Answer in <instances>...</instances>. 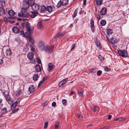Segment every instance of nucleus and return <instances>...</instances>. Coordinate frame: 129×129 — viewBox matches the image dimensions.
<instances>
[{
	"mask_svg": "<svg viewBox=\"0 0 129 129\" xmlns=\"http://www.w3.org/2000/svg\"><path fill=\"white\" fill-rule=\"evenodd\" d=\"M69 0H62V6H66L68 4Z\"/></svg>",
	"mask_w": 129,
	"mask_h": 129,
	"instance_id": "16",
	"label": "nucleus"
},
{
	"mask_svg": "<svg viewBox=\"0 0 129 129\" xmlns=\"http://www.w3.org/2000/svg\"><path fill=\"white\" fill-rule=\"evenodd\" d=\"M119 121H122L125 120L126 118L125 117H120L118 118Z\"/></svg>",
	"mask_w": 129,
	"mask_h": 129,
	"instance_id": "39",
	"label": "nucleus"
},
{
	"mask_svg": "<svg viewBox=\"0 0 129 129\" xmlns=\"http://www.w3.org/2000/svg\"><path fill=\"white\" fill-rule=\"evenodd\" d=\"M9 15L11 16H14L15 14V12L12 10H10L8 11Z\"/></svg>",
	"mask_w": 129,
	"mask_h": 129,
	"instance_id": "15",
	"label": "nucleus"
},
{
	"mask_svg": "<svg viewBox=\"0 0 129 129\" xmlns=\"http://www.w3.org/2000/svg\"><path fill=\"white\" fill-rule=\"evenodd\" d=\"M28 90L29 92L30 93H32V85L30 86L28 88Z\"/></svg>",
	"mask_w": 129,
	"mask_h": 129,
	"instance_id": "35",
	"label": "nucleus"
},
{
	"mask_svg": "<svg viewBox=\"0 0 129 129\" xmlns=\"http://www.w3.org/2000/svg\"><path fill=\"white\" fill-rule=\"evenodd\" d=\"M62 5V2L60 1H59L57 3V7L58 8L60 7Z\"/></svg>",
	"mask_w": 129,
	"mask_h": 129,
	"instance_id": "32",
	"label": "nucleus"
},
{
	"mask_svg": "<svg viewBox=\"0 0 129 129\" xmlns=\"http://www.w3.org/2000/svg\"><path fill=\"white\" fill-rule=\"evenodd\" d=\"M63 85V83H62V82H60L58 85L59 87H61Z\"/></svg>",
	"mask_w": 129,
	"mask_h": 129,
	"instance_id": "54",
	"label": "nucleus"
},
{
	"mask_svg": "<svg viewBox=\"0 0 129 129\" xmlns=\"http://www.w3.org/2000/svg\"><path fill=\"white\" fill-rule=\"evenodd\" d=\"M91 27H94V21L91 20L90 22Z\"/></svg>",
	"mask_w": 129,
	"mask_h": 129,
	"instance_id": "46",
	"label": "nucleus"
},
{
	"mask_svg": "<svg viewBox=\"0 0 129 129\" xmlns=\"http://www.w3.org/2000/svg\"><path fill=\"white\" fill-rule=\"evenodd\" d=\"M3 60L2 59L0 58V65L1 64L3 63Z\"/></svg>",
	"mask_w": 129,
	"mask_h": 129,
	"instance_id": "57",
	"label": "nucleus"
},
{
	"mask_svg": "<svg viewBox=\"0 0 129 129\" xmlns=\"http://www.w3.org/2000/svg\"><path fill=\"white\" fill-rule=\"evenodd\" d=\"M56 105V103L55 102H53L52 104V106L53 107H55Z\"/></svg>",
	"mask_w": 129,
	"mask_h": 129,
	"instance_id": "51",
	"label": "nucleus"
},
{
	"mask_svg": "<svg viewBox=\"0 0 129 129\" xmlns=\"http://www.w3.org/2000/svg\"><path fill=\"white\" fill-rule=\"evenodd\" d=\"M118 53L120 56L122 57H126L127 55V51L124 50H119L118 51Z\"/></svg>",
	"mask_w": 129,
	"mask_h": 129,
	"instance_id": "7",
	"label": "nucleus"
},
{
	"mask_svg": "<svg viewBox=\"0 0 129 129\" xmlns=\"http://www.w3.org/2000/svg\"><path fill=\"white\" fill-rule=\"evenodd\" d=\"M100 12L101 15H104L106 13L107 10L105 8H103L101 10Z\"/></svg>",
	"mask_w": 129,
	"mask_h": 129,
	"instance_id": "14",
	"label": "nucleus"
},
{
	"mask_svg": "<svg viewBox=\"0 0 129 129\" xmlns=\"http://www.w3.org/2000/svg\"><path fill=\"white\" fill-rule=\"evenodd\" d=\"M62 103L63 104H64L66 102V100L65 99H63L62 100Z\"/></svg>",
	"mask_w": 129,
	"mask_h": 129,
	"instance_id": "55",
	"label": "nucleus"
},
{
	"mask_svg": "<svg viewBox=\"0 0 129 129\" xmlns=\"http://www.w3.org/2000/svg\"><path fill=\"white\" fill-rule=\"evenodd\" d=\"M96 69H92L90 70V72H96Z\"/></svg>",
	"mask_w": 129,
	"mask_h": 129,
	"instance_id": "45",
	"label": "nucleus"
},
{
	"mask_svg": "<svg viewBox=\"0 0 129 129\" xmlns=\"http://www.w3.org/2000/svg\"><path fill=\"white\" fill-rule=\"evenodd\" d=\"M96 16L98 20H100V16L99 15L97 14Z\"/></svg>",
	"mask_w": 129,
	"mask_h": 129,
	"instance_id": "56",
	"label": "nucleus"
},
{
	"mask_svg": "<svg viewBox=\"0 0 129 129\" xmlns=\"http://www.w3.org/2000/svg\"><path fill=\"white\" fill-rule=\"evenodd\" d=\"M78 11V9H76L75 11L73 13V16L75 17L77 15V13Z\"/></svg>",
	"mask_w": 129,
	"mask_h": 129,
	"instance_id": "33",
	"label": "nucleus"
},
{
	"mask_svg": "<svg viewBox=\"0 0 129 129\" xmlns=\"http://www.w3.org/2000/svg\"><path fill=\"white\" fill-rule=\"evenodd\" d=\"M29 47H30V48L31 50L32 51V46L31 44H30Z\"/></svg>",
	"mask_w": 129,
	"mask_h": 129,
	"instance_id": "63",
	"label": "nucleus"
},
{
	"mask_svg": "<svg viewBox=\"0 0 129 129\" xmlns=\"http://www.w3.org/2000/svg\"><path fill=\"white\" fill-rule=\"evenodd\" d=\"M102 73V71L100 70L98 71L97 72V75L98 76H100Z\"/></svg>",
	"mask_w": 129,
	"mask_h": 129,
	"instance_id": "47",
	"label": "nucleus"
},
{
	"mask_svg": "<svg viewBox=\"0 0 129 129\" xmlns=\"http://www.w3.org/2000/svg\"><path fill=\"white\" fill-rule=\"evenodd\" d=\"M106 20L104 19L101 20L100 21V24L103 26H105L106 25Z\"/></svg>",
	"mask_w": 129,
	"mask_h": 129,
	"instance_id": "27",
	"label": "nucleus"
},
{
	"mask_svg": "<svg viewBox=\"0 0 129 129\" xmlns=\"http://www.w3.org/2000/svg\"><path fill=\"white\" fill-rule=\"evenodd\" d=\"M96 1V4L97 6H100L102 4L103 1L102 0H95Z\"/></svg>",
	"mask_w": 129,
	"mask_h": 129,
	"instance_id": "18",
	"label": "nucleus"
},
{
	"mask_svg": "<svg viewBox=\"0 0 129 129\" xmlns=\"http://www.w3.org/2000/svg\"><path fill=\"white\" fill-rule=\"evenodd\" d=\"M21 93V90H18L14 93L17 96H19Z\"/></svg>",
	"mask_w": 129,
	"mask_h": 129,
	"instance_id": "20",
	"label": "nucleus"
},
{
	"mask_svg": "<svg viewBox=\"0 0 129 129\" xmlns=\"http://www.w3.org/2000/svg\"><path fill=\"white\" fill-rule=\"evenodd\" d=\"M96 45L97 47L99 48V49H100L101 48V46H100V44L99 43H96Z\"/></svg>",
	"mask_w": 129,
	"mask_h": 129,
	"instance_id": "49",
	"label": "nucleus"
},
{
	"mask_svg": "<svg viewBox=\"0 0 129 129\" xmlns=\"http://www.w3.org/2000/svg\"><path fill=\"white\" fill-rule=\"evenodd\" d=\"M18 103L17 101H16L13 103L11 106V109H15Z\"/></svg>",
	"mask_w": 129,
	"mask_h": 129,
	"instance_id": "17",
	"label": "nucleus"
},
{
	"mask_svg": "<svg viewBox=\"0 0 129 129\" xmlns=\"http://www.w3.org/2000/svg\"><path fill=\"white\" fill-rule=\"evenodd\" d=\"M74 93V91H71L70 94H69V95L70 96H71V95L73 94Z\"/></svg>",
	"mask_w": 129,
	"mask_h": 129,
	"instance_id": "59",
	"label": "nucleus"
},
{
	"mask_svg": "<svg viewBox=\"0 0 129 129\" xmlns=\"http://www.w3.org/2000/svg\"><path fill=\"white\" fill-rule=\"evenodd\" d=\"M48 122H46L45 123L44 125V128H46L48 126Z\"/></svg>",
	"mask_w": 129,
	"mask_h": 129,
	"instance_id": "44",
	"label": "nucleus"
},
{
	"mask_svg": "<svg viewBox=\"0 0 129 129\" xmlns=\"http://www.w3.org/2000/svg\"><path fill=\"white\" fill-rule=\"evenodd\" d=\"M59 124L58 122H57L55 123V129H57L59 127Z\"/></svg>",
	"mask_w": 129,
	"mask_h": 129,
	"instance_id": "43",
	"label": "nucleus"
},
{
	"mask_svg": "<svg viewBox=\"0 0 129 129\" xmlns=\"http://www.w3.org/2000/svg\"><path fill=\"white\" fill-rule=\"evenodd\" d=\"M19 110V109H18V108L16 109L13 110L12 111V112L13 113H15V112H17Z\"/></svg>",
	"mask_w": 129,
	"mask_h": 129,
	"instance_id": "50",
	"label": "nucleus"
},
{
	"mask_svg": "<svg viewBox=\"0 0 129 129\" xmlns=\"http://www.w3.org/2000/svg\"><path fill=\"white\" fill-rule=\"evenodd\" d=\"M4 13V10L3 9L2 7H0V14L1 15Z\"/></svg>",
	"mask_w": 129,
	"mask_h": 129,
	"instance_id": "31",
	"label": "nucleus"
},
{
	"mask_svg": "<svg viewBox=\"0 0 129 129\" xmlns=\"http://www.w3.org/2000/svg\"><path fill=\"white\" fill-rule=\"evenodd\" d=\"M18 16L20 17H28L29 16V12L27 10L22 9L21 11L18 14Z\"/></svg>",
	"mask_w": 129,
	"mask_h": 129,
	"instance_id": "4",
	"label": "nucleus"
},
{
	"mask_svg": "<svg viewBox=\"0 0 129 129\" xmlns=\"http://www.w3.org/2000/svg\"><path fill=\"white\" fill-rule=\"evenodd\" d=\"M43 81L41 80L40 81L38 84V86H40V85L43 82Z\"/></svg>",
	"mask_w": 129,
	"mask_h": 129,
	"instance_id": "53",
	"label": "nucleus"
},
{
	"mask_svg": "<svg viewBox=\"0 0 129 129\" xmlns=\"http://www.w3.org/2000/svg\"><path fill=\"white\" fill-rule=\"evenodd\" d=\"M32 0H23V8L22 9L27 10L29 8V4H31L30 3V1H31Z\"/></svg>",
	"mask_w": 129,
	"mask_h": 129,
	"instance_id": "5",
	"label": "nucleus"
},
{
	"mask_svg": "<svg viewBox=\"0 0 129 129\" xmlns=\"http://www.w3.org/2000/svg\"><path fill=\"white\" fill-rule=\"evenodd\" d=\"M36 60L37 61L38 63L39 64L41 62V60L38 57H37L36 58L34 59V61L35 62Z\"/></svg>",
	"mask_w": 129,
	"mask_h": 129,
	"instance_id": "38",
	"label": "nucleus"
},
{
	"mask_svg": "<svg viewBox=\"0 0 129 129\" xmlns=\"http://www.w3.org/2000/svg\"><path fill=\"white\" fill-rule=\"evenodd\" d=\"M64 34H63L62 33L60 32L56 36H55V38L56 39L57 38H58L60 37L61 36H63Z\"/></svg>",
	"mask_w": 129,
	"mask_h": 129,
	"instance_id": "26",
	"label": "nucleus"
},
{
	"mask_svg": "<svg viewBox=\"0 0 129 129\" xmlns=\"http://www.w3.org/2000/svg\"><path fill=\"white\" fill-rule=\"evenodd\" d=\"M111 117H112L111 115H109L108 116V119H111Z\"/></svg>",
	"mask_w": 129,
	"mask_h": 129,
	"instance_id": "58",
	"label": "nucleus"
},
{
	"mask_svg": "<svg viewBox=\"0 0 129 129\" xmlns=\"http://www.w3.org/2000/svg\"><path fill=\"white\" fill-rule=\"evenodd\" d=\"M112 30L110 29H108L107 30V33L108 35H109L111 34L112 32Z\"/></svg>",
	"mask_w": 129,
	"mask_h": 129,
	"instance_id": "28",
	"label": "nucleus"
},
{
	"mask_svg": "<svg viewBox=\"0 0 129 129\" xmlns=\"http://www.w3.org/2000/svg\"><path fill=\"white\" fill-rule=\"evenodd\" d=\"M21 25L22 27H25L29 35H31L32 30L30 27V24L29 23L27 22L22 23Z\"/></svg>",
	"mask_w": 129,
	"mask_h": 129,
	"instance_id": "3",
	"label": "nucleus"
},
{
	"mask_svg": "<svg viewBox=\"0 0 129 129\" xmlns=\"http://www.w3.org/2000/svg\"><path fill=\"white\" fill-rule=\"evenodd\" d=\"M12 31L15 33H17L19 31V29L16 26H14L12 28Z\"/></svg>",
	"mask_w": 129,
	"mask_h": 129,
	"instance_id": "12",
	"label": "nucleus"
},
{
	"mask_svg": "<svg viewBox=\"0 0 129 129\" xmlns=\"http://www.w3.org/2000/svg\"><path fill=\"white\" fill-rule=\"evenodd\" d=\"M68 78H66L63 79L62 80L60 81V82H62V83H63V85L68 80Z\"/></svg>",
	"mask_w": 129,
	"mask_h": 129,
	"instance_id": "40",
	"label": "nucleus"
},
{
	"mask_svg": "<svg viewBox=\"0 0 129 129\" xmlns=\"http://www.w3.org/2000/svg\"><path fill=\"white\" fill-rule=\"evenodd\" d=\"M38 47L40 50L42 51L44 50L46 52L50 53L52 51L53 47H50L48 45H46L42 41L39 42Z\"/></svg>",
	"mask_w": 129,
	"mask_h": 129,
	"instance_id": "1",
	"label": "nucleus"
},
{
	"mask_svg": "<svg viewBox=\"0 0 129 129\" xmlns=\"http://www.w3.org/2000/svg\"><path fill=\"white\" fill-rule=\"evenodd\" d=\"M104 71L106 72H109L111 70L110 69L106 67H104Z\"/></svg>",
	"mask_w": 129,
	"mask_h": 129,
	"instance_id": "37",
	"label": "nucleus"
},
{
	"mask_svg": "<svg viewBox=\"0 0 129 129\" xmlns=\"http://www.w3.org/2000/svg\"><path fill=\"white\" fill-rule=\"evenodd\" d=\"M5 98L8 103L9 104H11L13 102V99L12 98L11 96L9 95L5 97Z\"/></svg>",
	"mask_w": 129,
	"mask_h": 129,
	"instance_id": "8",
	"label": "nucleus"
},
{
	"mask_svg": "<svg viewBox=\"0 0 129 129\" xmlns=\"http://www.w3.org/2000/svg\"><path fill=\"white\" fill-rule=\"evenodd\" d=\"M2 93L4 95V97L5 98L6 96L9 95V93L6 90H3L2 91Z\"/></svg>",
	"mask_w": 129,
	"mask_h": 129,
	"instance_id": "25",
	"label": "nucleus"
},
{
	"mask_svg": "<svg viewBox=\"0 0 129 129\" xmlns=\"http://www.w3.org/2000/svg\"><path fill=\"white\" fill-rule=\"evenodd\" d=\"M98 57L101 61H103L104 59V57H103L102 56L100 55H99L98 56Z\"/></svg>",
	"mask_w": 129,
	"mask_h": 129,
	"instance_id": "36",
	"label": "nucleus"
},
{
	"mask_svg": "<svg viewBox=\"0 0 129 129\" xmlns=\"http://www.w3.org/2000/svg\"><path fill=\"white\" fill-rule=\"evenodd\" d=\"M59 115L60 118L62 116V114L61 113H60L59 114Z\"/></svg>",
	"mask_w": 129,
	"mask_h": 129,
	"instance_id": "61",
	"label": "nucleus"
},
{
	"mask_svg": "<svg viewBox=\"0 0 129 129\" xmlns=\"http://www.w3.org/2000/svg\"><path fill=\"white\" fill-rule=\"evenodd\" d=\"M11 50L9 49H8L6 52V54L8 56H10L11 55Z\"/></svg>",
	"mask_w": 129,
	"mask_h": 129,
	"instance_id": "29",
	"label": "nucleus"
},
{
	"mask_svg": "<svg viewBox=\"0 0 129 129\" xmlns=\"http://www.w3.org/2000/svg\"><path fill=\"white\" fill-rule=\"evenodd\" d=\"M99 108L98 107L96 106H95L93 109H92L93 111L94 112H95L96 111H98L99 110Z\"/></svg>",
	"mask_w": 129,
	"mask_h": 129,
	"instance_id": "34",
	"label": "nucleus"
},
{
	"mask_svg": "<svg viewBox=\"0 0 129 129\" xmlns=\"http://www.w3.org/2000/svg\"><path fill=\"white\" fill-rule=\"evenodd\" d=\"M39 77L38 75L37 74H34L33 76V79L34 80H37Z\"/></svg>",
	"mask_w": 129,
	"mask_h": 129,
	"instance_id": "21",
	"label": "nucleus"
},
{
	"mask_svg": "<svg viewBox=\"0 0 129 129\" xmlns=\"http://www.w3.org/2000/svg\"><path fill=\"white\" fill-rule=\"evenodd\" d=\"M54 8L53 6H47L46 7V11L50 13L53 11V10L54 9Z\"/></svg>",
	"mask_w": 129,
	"mask_h": 129,
	"instance_id": "10",
	"label": "nucleus"
},
{
	"mask_svg": "<svg viewBox=\"0 0 129 129\" xmlns=\"http://www.w3.org/2000/svg\"><path fill=\"white\" fill-rule=\"evenodd\" d=\"M77 116L78 118L80 119H81L83 117V116L81 114H78L77 115Z\"/></svg>",
	"mask_w": 129,
	"mask_h": 129,
	"instance_id": "42",
	"label": "nucleus"
},
{
	"mask_svg": "<svg viewBox=\"0 0 129 129\" xmlns=\"http://www.w3.org/2000/svg\"><path fill=\"white\" fill-rule=\"evenodd\" d=\"M48 70L50 71L53 69L55 67L54 65L52 64L51 63H49L48 64Z\"/></svg>",
	"mask_w": 129,
	"mask_h": 129,
	"instance_id": "13",
	"label": "nucleus"
},
{
	"mask_svg": "<svg viewBox=\"0 0 129 129\" xmlns=\"http://www.w3.org/2000/svg\"><path fill=\"white\" fill-rule=\"evenodd\" d=\"M86 3V0H83V5H85Z\"/></svg>",
	"mask_w": 129,
	"mask_h": 129,
	"instance_id": "60",
	"label": "nucleus"
},
{
	"mask_svg": "<svg viewBox=\"0 0 129 129\" xmlns=\"http://www.w3.org/2000/svg\"><path fill=\"white\" fill-rule=\"evenodd\" d=\"M22 20V19L20 18H18L17 19V20L18 21H21Z\"/></svg>",
	"mask_w": 129,
	"mask_h": 129,
	"instance_id": "64",
	"label": "nucleus"
},
{
	"mask_svg": "<svg viewBox=\"0 0 129 129\" xmlns=\"http://www.w3.org/2000/svg\"><path fill=\"white\" fill-rule=\"evenodd\" d=\"M3 101L2 99H0V106H3V104H1V103Z\"/></svg>",
	"mask_w": 129,
	"mask_h": 129,
	"instance_id": "52",
	"label": "nucleus"
},
{
	"mask_svg": "<svg viewBox=\"0 0 129 129\" xmlns=\"http://www.w3.org/2000/svg\"><path fill=\"white\" fill-rule=\"evenodd\" d=\"M78 93L80 96H82L83 95V92L82 90H79L78 91Z\"/></svg>",
	"mask_w": 129,
	"mask_h": 129,
	"instance_id": "41",
	"label": "nucleus"
},
{
	"mask_svg": "<svg viewBox=\"0 0 129 129\" xmlns=\"http://www.w3.org/2000/svg\"><path fill=\"white\" fill-rule=\"evenodd\" d=\"M37 27L39 29L41 30L43 28L44 26L41 22H39L38 23Z\"/></svg>",
	"mask_w": 129,
	"mask_h": 129,
	"instance_id": "19",
	"label": "nucleus"
},
{
	"mask_svg": "<svg viewBox=\"0 0 129 129\" xmlns=\"http://www.w3.org/2000/svg\"><path fill=\"white\" fill-rule=\"evenodd\" d=\"M7 112V108H4L1 109V113L2 115H0V117H2L3 115H5ZM1 118H0V119Z\"/></svg>",
	"mask_w": 129,
	"mask_h": 129,
	"instance_id": "11",
	"label": "nucleus"
},
{
	"mask_svg": "<svg viewBox=\"0 0 129 129\" xmlns=\"http://www.w3.org/2000/svg\"><path fill=\"white\" fill-rule=\"evenodd\" d=\"M111 43L113 44H115L117 42V40L115 39L113 37H112L111 38Z\"/></svg>",
	"mask_w": 129,
	"mask_h": 129,
	"instance_id": "23",
	"label": "nucleus"
},
{
	"mask_svg": "<svg viewBox=\"0 0 129 129\" xmlns=\"http://www.w3.org/2000/svg\"><path fill=\"white\" fill-rule=\"evenodd\" d=\"M20 33L21 35L23 36L26 37L29 41H30L32 39V37L31 36V35H29V34L27 32H26L24 33L23 30H21L20 31Z\"/></svg>",
	"mask_w": 129,
	"mask_h": 129,
	"instance_id": "6",
	"label": "nucleus"
},
{
	"mask_svg": "<svg viewBox=\"0 0 129 129\" xmlns=\"http://www.w3.org/2000/svg\"><path fill=\"white\" fill-rule=\"evenodd\" d=\"M46 7L44 5H42L41 7V10L42 12H45L46 11Z\"/></svg>",
	"mask_w": 129,
	"mask_h": 129,
	"instance_id": "24",
	"label": "nucleus"
},
{
	"mask_svg": "<svg viewBox=\"0 0 129 129\" xmlns=\"http://www.w3.org/2000/svg\"><path fill=\"white\" fill-rule=\"evenodd\" d=\"M27 56L29 59L31 60L32 59V52H30L28 53Z\"/></svg>",
	"mask_w": 129,
	"mask_h": 129,
	"instance_id": "22",
	"label": "nucleus"
},
{
	"mask_svg": "<svg viewBox=\"0 0 129 129\" xmlns=\"http://www.w3.org/2000/svg\"><path fill=\"white\" fill-rule=\"evenodd\" d=\"M0 3L1 5V6H2V7H3L4 6H5V2L4 1H1Z\"/></svg>",
	"mask_w": 129,
	"mask_h": 129,
	"instance_id": "30",
	"label": "nucleus"
},
{
	"mask_svg": "<svg viewBox=\"0 0 129 129\" xmlns=\"http://www.w3.org/2000/svg\"><path fill=\"white\" fill-rule=\"evenodd\" d=\"M35 68L36 71L37 72H41L42 69V67H41L38 64L36 65Z\"/></svg>",
	"mask_w": 129,
	"mask_h": 129,
	"instance_id": "9",
	"label": "nucleus"
},
{
	"mask_svg": "<svg viewBox=\"0 0 129 129\" xmlns=\"http://www.w3.org/2000/svg\"><path fill=\"white\" fill-rule=\"evenodd\" d=\"M39 8V6L38 4L33 2V18H35L38 14L37 11Z\"/></svg>",
	"mask_w": 129,
	"mask_h": 129,
	"instance_id": "2",
	"label": "nucleus"
},
{
	"mask_svg": "<svg viewBox=\"0 0 129 129\" xmlns=\"http://www.w3.org/2000/svg\"><path fill=\"white\" fill-rule=\"evenodd\" d=\"M75 47V43H73L72 44V48L71 49V51H72L73 49Z\"/></svg>",
	"mask_w": 129,
	"mask_h": 129,
	"instance_id": "48",
	"label": "nucleus"
},
{
	"mask_svg": "<svg viewBox=\"0 0 129 129\" xmlns=\"http://www.w3.org/2000/svg\"><path fill=\"white\" fill-rule=\"evenodd\" d=\"M46 78H45V77H44L43 79V80H42V81H43V82H44V81L46 79Z\"/></svg>",
	"mask_w": 129,
	"mask_h": 129,
	"instance_id": "62",
	"label": "nucleus"
}]
</instances>
